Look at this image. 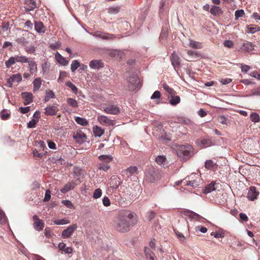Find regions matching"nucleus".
I'll return each instance as SVG.
<instances>
[{
    "label": "nucleus",
    "mask_w": 260,
    "mask_h": 260,
    "mask_svg": "<svg viewBox=\"0 0 260 260\" xmlns=\"http://www.w3.org/2000/svg\"><path fill=\"white\" fill-rule=\"evenodd\" d=\"M170 60L172 66L176 70V68H178L180 66V59L179 56L175 53V52L172 53L170 56Z\"/></svg>",
    "instance_id": "nucleus-16"
},
{
    "label": "nucleus",
    "mask_w": 260,
    "mask_h": 260,
    "mask_svg": "<svg viewBox=\"0 0 260 260\" xmlns=\"http://www.w3.org/2000/svg\"><path fill=\"white\" fill-rule=\"evenodd\" d=\"M58 248L60 251H63L66 254H71L73 252L71 247H66V244L63 242H60L58 245Z\"/></svg>",
    "instance_id": "nucleus-23"
},
{
    "label": "nucleus",
    "mask_w": 260,
    "mask_h": 260,
    "mask_svg": "<svg viewBox=\"0 0 260 260\" xmlns=\"http://www.w3.org/2000/svg\"><path fill=\"white\" fill-rule=\"evenodd\" d=\"M17 62L16 56L11 57L8 60L6 61L5 64L7 68H9L12 65Z\"/></svg>",
    "instance_id": "nucleus-45"
},
{
    "label": "nucleus",
    "mask_w": 260,
    "mask_h": 260,
    "mask_svg": "<svg viewBox=\"0 0 260 260\" xmlns=\"http://www.w3.org/2000/svg\"><path fill=\"white\" fill-rule=\"evenodd\" d=\"M246 31L248 33L254 34L260 30V27L257 25L250 24L247 26Z\"/></svg>",
    "instance_id": "nucleus-28"
},
{
    "label": "nucleus",
    "mask_w": 260,
    "mask_h": 260,
    "mask_svg": "<svg viewBox=\"0 0 260 260\" xmlns=\"http://www.w3.org/2000/svg\"><path fill=\"white\" fill-rule=\"evenodd\" d=\"M120 9V6L111 7L108 8V13L111 14L118 13Z\"/></svg>",
    "instance_id": "nucleus-46"
},
{
    "label": "nucleus",
    "mask_w": 260,
    "mask_h": 260,
    "mask_svg": "<svg viewBox=\"0 0 260 260\" xmlns=\"http://www.w3.org/2000/svg\"><path fill=\"white\" fill-rule=\"evenodd\" d=\"M25 3L26 5L25 8L26 11H33L37 7L36 3L34 0H25Z\"/></svg>",
    "instance_id": "nucleus-22"
},
{
    "label": "nucleus",
    "mask_w": 260,
    "mask_h": 260,
    "mask_svg": "<svg viewBox=\"0 0 260 260\" xmlns=\"http://www.w3.org/2000/svg\"><path fill=\"white\" fill-rule=\"evenodd\" d=\"M164 89L171 95L173 96L176 94V91L172 88H171L166 83H164L162 85Z\"/></svg>",
    "instance_id": "nucleus-36"
},
{
    "label": "nucleus",
    "mask_w": 260,
    "mask_h": 260,
    "mask_svg": "<svg viewBox=\"0 0 260 260\" xmlns=\"http://www.w3.org/2000/svg\"><path fill=\"white\" fill-rule=\"evenodd\" d=\"M16 43L21 46H26L28 44L26 39L24 37H21L16 39Z\"/></svg>",
    "instance_id": "nucleus-41"
},
{
    "label": "nucleus",
    "mask_w": 260,
    "mask_h": 260,
    "mask_svg": "<svg viewBox=\"0 0 260 260\" xmlns=\"http://www.w3.org/2000/svg\"><path fill=\"white\" fill-rule=\"evenodd\" d=\"M93 36L104 40H112L116 38L115 36L113 34H110L108 33H103L100 31L94 32L93 34Z\"/></svg>",
    "instance_id": "nucleus-15"
},
{
    "label": "nucleus",
    "mask_w": 260,
    "mask_h": 260,
    "mask_svg": "<svg viewBox=\"0 0 260 260\" xmlns=\"http://www.w3.org/2000/svg\"><path fill=\"white\" fill-rule=\"evenodd\" d=\"M98 167L99 170L107 171L110 169V166L108 162H101L98 164Z\"/></svg>",
    "instance_id": "nucleus-42"
},
{
    "label": "nucleus",
    "mask_w": 260,
    "mask_h": 260,
    "mask_svg": "<svg viewBox=\"0 0 260 260\" xmlns=\"http://www.w3.org/2000/svg\"><path fill=\"white\" fill-rule=\"evenodd\" d=\"M22 81V76L20 74H14L8 80L7 83L9 87H11L13 83H19Z\"/></svg>",
    "instance_id": "nucleus-13"
},
{
    "label": "nucleus",
    "mask_w": 260,
    "mask_h": 260,
    "mask_svg": "<svg viewBox=\"0 0 260 260\" xmlns=\"http://www.w3.org/2000/svg\"><path fill=\"white\" fill-rule=\"evenodd\" d=\"M70 223V221L66 219H56L54 221V223L57 225H62Z\"/></svg>",
    "instance_id": "nucleus-53"
},
{
    "label": "nucleus",
    "mask_w": 260,
    "mask_h": 260,
    "mask_svg": "<svg viewBox=\"0 0 260 260\" xmlns=\"http://www.w3.org/2000/svg\"><path fill=\"white\" fill-rule=\"evenodd\" d=\"M181 213L183 215L188 216L190 218L197 220H200L202 218L200 215L189 210H182Z\"/></svg>",
    "instance_id": "nucleus-14"
},
{
    "label": "nucleus",
    "mask_w": 260,
    "mask_h": 260,
    "mask_svg": "<svg viewBox=\"0 0 260 260\" xmlns=\"http://www.w3.org/2000/svg\"><path fill=\"white\" fill-rule=\"evenodd\" d=\"M258 194L259 192L256 190V187L254 186H251L249 188L247 197L249 200L254 201L257 199Z\"/></svg>",
    "instance_id": "nucleus-19"
},
{
    "label": "nucleus",
    "mask_w": 260,
    "mask_h": 260,
    "mask_svg": "<svg viewBox=\"0 0 260 260\" xmlns=\"http://www.w3.org/2000/svg\"><path fill=\"white\" fill-rule=\"evenodd\" d=\"M55 56L56 59L60 64L66 66L68 64V61L59 53H56Z\"/></svg>",
    "instance_id": "nucleus-29"
},
{
    "label": "nucleus",
    "mask_w": 260,
    "mask_h": 260,
    "mask_svg": "<svg viewBox=\"0 0 260 260\" xmlns=\"http://www.w3.org/2000/svg\"><path fill=\"white\" fill-rule=\"evenodd\" d=\"M35 146L38 148H40V149H42V150H44L45 148L46 149L44 142L41 140L36 141Z\"/></svg>",
    "instance_id": "nucleus-52"
},
{
    "label": "nucleus",
    "mask_w": 260,
    "mask_h": 260,
    "mask_svg": "<svg viewBox=\"0 0 260 260\" xmlns=\"http://www.w3.org/2000/svg\"><path fill=\"white\" fill-rule=\"evenodd\" d=\"M21 95L23 100V104L24 105H28L32 102L33 95L31 93L23 92L21 93Z\"/></svg>",
    "instance_id": "nucleus-18"
},
{
    "label": "nucleus",
    "mask_w": 260,
    "mask_h": 260,
    "mask_svg": "<svg viewBox=\"0 0 260 260\" xmlns=\"http://www.w3.org/2000/svg\"><path fill=\"white\" fill-rule=\"evenodd\" d=\"M34 24L35 29L38 33L43 34L45 32L46 28L42 22L35 21Z\"/></svg>",
    "instance_id": "nucleus-20"
},
{
    "label": "nucleus",
    "mask_w": 260,
    "mask_h": 260,
    "mask_svg": "<svg viewBox=\"0 0 260 260\" xmlns=\"http://www.w3.org/2000/svg\"><path fill=\"white\" fill-rule=\"evenodd\" d=\"M77 229V224H73L70 225L67 229L64 230L61 234V237L63 239L70 238Z\"/></svg>",
    "instance_id": "nucleus-8"
},
{
    "label": "nucleus",
    "mask_w": 260,
    "mask_h": 260,
    "mask_svg": "<svg viewBox=\"0 0 260 260\" xmlns=\"http://www.w3.org/2000/svg\"><path fill=\"white\" fill-rule=\"evenodd\" d=\"M103 110L107 114L117 115L120 112V109L116 105H105L103 107Z\"/></svg>",
    "instance_id": "nucleus-6"
},
{
    "label": "nucleus",
    "mask_w": 260,
    "mask_h": 260,
    "mask_svg": "<svg viewBox=\"0 0 260 260\" xmlns=\"http://www.w3.org/2000/svg\"><path fill=\"white\" fill-rule=\"evenodd\" d=\"M42 84V80L40 78H36L33 82L34 91H37L40 88Z\"/></svg>",
    "instance_id": "nucleus-35"
},
{
    "label": "nucleus",
    "mask_w": 260,
    "mask_h": 260,
    "mask_svg": "<svg viewBox=\"0 0 260 260\" xmlns=\"http://www.w3.org/2000/svg\"><path fill=\"white\" fill-rule=\"evenodd\" d=\"M186 182V185L188 186H190L192 187H195L198 185V183L195 180H187L186 179H185Z\"/></svg>",
    "instance_id": "nucleus-61"
},
{
    "label": "nucleus",
    "mask_w": 260,
    "mask_h": 260,
    "mask_svg": "<svg viewBox=\"0 0 260 260\" xmlns=\"http://www.w3.org/2000/svg\"><path fill=\"white\" fill-rule=\"evenodd\" d=\"M34 223L33 226L35 229L38 231H42L44 227V222L43 220L39 218L37 215H34L32 217Z\"/></svg>",
    "instance_id": "nucleus-9"
},
{
    "label": "nucleus",
    "mask_w": 260,
    "mask_h": 260,
    "mask_svg": "<svg viewBox=\"0 0 260 260\" xmlns=\"http://www.w3.org/2000/svg\"><path fill=\"white\" fill-rule=\"evenodd\" d=\"M166 160V157L164 155H158L155 158V161L159 165H164Z\"/></svg>",
    "instance_id": "nucleus-43"
},
{
    "label": "nucleus",
    "mask_w": 260,
    "mask_h": 260,
    "mask_svg": "<svg viewBox=\"0 0 260 260\" xmlns=\"http://www.w3.org/2000/svg\"><path fill=\"white\" fill-rule=\"evenodd\" d=\"M6 222V216L3 211L0 209V223Z\"/></svg>",
    "instance_id": "nucleus-59"
},
{
    "label": "nucleus",
    "mask_w": 260,
    "mask_h": 260,
    "mask_svg": "<svg viewBox=\"0 0 260 260\" xmlns=\"http://www.w3.org/2000/svg\"><path fill=\"white\" fill-rule=\"evenodd\" d=\"M75 121L79 124L82 125V126H86L87 125L88 122L86 119L80 117H77L75 119Z\"/></svg>",
    "instance_id": "nucleus-44"
},
{
    "label": "nucleus",
    "mask_w": 260,
    "mask_h": 260,
    "mask_svg": "<svg viewBox=\"0 0 260 260\" xmlns=\"http://www.w3.org/2000/svg\"><path fill=\"white\" fill-rule=\"evenodd\" d=\"M159 138L162 141H169L171 140V138L169 135H168L164 130L161 132L160 135H159Z\"/></svg>",
    "instance_id": "nucleus-40"
},
{
    "label": "nucleus",
    "mask_w": 260,
    "mask_h": 260,
    "mask_svg": "<svg viewBox=\"0 0 260 260\" xmlns=\"http://www.w3.org/2000/svg\"><path fill=\"white\" fill-rule=\"evenodd\" d=\"M99 159L102 161L103 162H111L113 159L112 157L109 155H102L99 156Z\"/></svg>",
    "instance_id": "nucleus-38"
},
{
    "label": "nucleus",
    "mask_w": 260,
    "mask_h": 260,
    "mask_svg": "<svg viewBox=\"0 0 260 260\" xmlns=\"http://www.w3.org/2000/svg\"><path fill=\"white\" fill-rule=\"evenodd\" d=\"M17 62H20L21 63H26L29 60V58L26 57L25 56H16Z\"/></svg>",
    "instance_id": "nucleus-50"
},
{
    "label": "nucleus",
    "mask_w": 260,
    "mask_h": 260,
    "mask_svg": "<svg viewBox=\"0 0 260 260\" xmlns=\"http://www.w3.org/2000/svg\"><path fill=\"white\" fill-rule=\"evenodd\" d=\"M210 12L214 16H216L223 13L221 9L219 7L216 6H212L211 7L210 9Z\"/></svg>",
    "instance_id": "nucleus-31"
},
{
    "label": "nucleus",
    "mask_w": 260,
    "mask_h": 260,
    "mask_svg": "<svg viewBox=\"0 0 260 260\" xmlns=\"http://www.w3.org/2000/svg\"><path fill=\"white\" fill-rule=\"evenodd\" d=\"M218 166V165L216 162L211 159L206 160L205 163V167L206 169L214 172L217 171Z\"/></svg>",
    "instance_id": "nucleus-17"
},
{
    "label": "nucleus",
    "mask_w": 260,
    "mask_h": 260,
    "mask_svg": "<svg viewBox=\"0 0 260 260\" xmlns=\"http://www.w3.org/2000/svg\"><path fill=\"white\" fill-rule=\"evenodd\" d=\"M250 119L252 122H257L259 121V116L256 113H252L250 115Z\"/></svg>",
    "instance_id": "nucleus-55"
},
{
    "label": "nucleus",
    "mask_w": 260,
    "mask_h": 260,
    "mask_svg": "<svg viewBox=\"0 0 260 260\" xmlns=\"http://www.w3.org/2000/svg\"><path fill=\"white\" fill-rule=\"evenodd\" d=\"M244 15V11L243 10H237L235 14V19H238L239 17H242Z\"/></svg>",
    "instance_id": "nucleus-58"
},
{
    "label": "nucleus",
    "mask_w": 260,
    "mask_h": 260,
    "mask_svg": "<svg viewBox=\"0 0 260 260\" xmlns=\"http://www.w3.org/2000/svg\"><path fill=\"white\" fill-rule=\"evenodd\" d=\"M93 132L96 137H101L104 133V130L98 126L93 127Z\"/></svg>",
    "instance_id": "nucleus-34"
},
{
    "label": "nucleus",
    "mask_w": 260,
    "mask_h": 260,
    "mask_svg": "<svg viewBox=\"0 0 260 260\" xmlns=\"http://www.w3.org/2000/svg\"><path fill=\"white\" fill-rule=\"evenodd\" d=\"M38 122V119H32L31 121H30L28 124L27 126L29 128H34L36 126V124Z\"/></svg>",
    "instance_id": "nucleus-56"
},
{
    "label": "nucleus",
    "mask_w": 260,
    "mask_h": 260,
    "mask_svg": "<svg viewBox=\"0 0 260 260\" xmlns=\"http://www.w3.org/2000/svg\"><path fill=\"white\" fill-rule=\"evenodd\" d=\"M102 194V191L100 188L96 189L93 193V198L95 199L100 198Z\"/></svg>",
    "instance_id": "nucleus-54"
},
{
    "label": "nucleus",
    "mask_w": 260,
    "mask_h": 260,
    "mask_svg": "<svg viewBox=\"0 0 260 260\" xmlns=\"http://www.w3.org/2000/svg\"><path fill=\"white\" fill-rule=\"evenodd\" d=\"M196 143L201 148H206L212 145V141L208 138H201L197 140Z\"/></svg>",
    "instance_id": "nucleus-7"
},
{
    "label": "nucleus",
    "mask_w": 260,
    "mask_h": 260,
    "mask_svg": "<svg viewBox=\"0 0 260 260\" xmlns=\"http://www.w3.org/2000/svg\"><path fill=\"white\" fill-rule=\"evenodd\" d=\"M171 98L170 103L172 105L175 106L180 103V98L179 96L174 95L171 96Z\"/></svg>",
    "instance_id": "nucleus-39"
},
{
    "label": "nucleus",
    "mask_w": 260,
    "mask_h": 260,
    "mask_svg": "<svg viewBox=\"0 0 260 260\" xmlns=\"http://www.w3.org/2000/svg\"><path fill=\"white\" fill-rule=\"evenodd\" d=\"M161 171L151 167L146 170L144 181L147 183H155L161 178Z\"/></svg>",
    "instance_id": "nucleus-2"
},
{
    "label": "nucleus",
    "mask_w": 260,
    "mask_h": 260,
    "mask_svg": "<svg viewBox=\"0 0 260 260\" xmlns=\"http://www.w3.org/2000/svg\"><path fill=\"white\" fill-rule=\"evenodd\" d=\"M98 121L102 125L105 126L114 125V121L110 119L109 117L105 115H100L98 117Z\"/></svg>",
    "instance_id": "nucleus-10"
},
{
    "label": "nucleus",
    "mask_w": 260,
    "mask_h": 260,
    "mask_svg": "<svg viewBox=\"0 0 260 260\" xmlns=\"http://www.w3.org/2000/svg\"><path fill=\"white\" fill-rule=\"evenodd\" d=\"M135 216L136 214L129 210H121L113 217L112 226L118 232L126 233L130 230L131 226L136 223Z\"/></svg>",
    "instance_id": "nucleus-1"
},
{
    "label": "nucleus",
    "mask_w": 260,
    "mask_h": 260,
    "mask_svg": "<svg viewBox=\"0 0 260 260\" xmlns=\"http://www.w3.org/2000/svg\"><path fill=\"white\" fill-rule=\"evenodd\" d=\"M52 98H55V94L54 92L51 90L47 91L46 93L44 101L45 103L48 102L50 100V99Z\"/></svg>",
    "instance_id": "nucleus-47"
},
{
    "label": "nucleus",
    "mask_w": 260,
    "mask_h": 260,
    "mask_svg": "<svg viewBox=\"0 0 260 260\" xmlns=\"http://www.w3.org/2000/svg\"><path fill=\"white\" fill-rule=\"evenodd\" d=\"M254 45L250 42L246 41L243 43L239 48V51L242 52H249L254 50Z\"/></svg>",
    "instance_id": "nucleus-11"
},
{
    "label": "nucleus",
    "mask_w": 260,
    "mask_h": 260,
    "mask_svg": "<svg viewBox=\"0 0 260 260\" xmlns=\"http://www.w3.org/2000/svg\"><path fill=\"white\" fill-rule=\"evenodd\" d=\"M189 46L194 49H201L203 45L201 42H197L192 40H189Z\"/></svg>",
    "instance_id": "nucleus-32"
},
{
    "label": "nucleus",
    "mask_w": 260,
    "mask_h": 260,
    "mask_svg": "<svg viewBox=\"0 0 260 260\" xmlns=\"http://www.w3.org/2000/svg\"><path fill=\"white\" fill-rule=\"evenodd\" d=\"M215 184L216 183L214 182H212L209 184L205 187L203 192L205 194H207L215 190L216 189V188L215 187Z\"/></svg>",
    "instance_id": "nucleus-30"
},
{
    "label": "nucleus",
    "mask_w": 260,
    "mask_h": 260,
    "mask_svg": "<svg viewBox=\"0 0 260 260\" xmlns=\"http://www.w3.org/2000/svg\"><path fill=\"white\" fill-rule=\"evenodd\" d=\"M27 63H28L30 73L31 74H34L36 72L37 70V66L36 62L34 60H30L29 59Z\"/></svg>",
    "instance_id": "nucleus-33"
},
{
    "label": "nucleus",
    "mask_w": 260,
    "mask_h": 260,
    "mask_svg": "<svg viewBox=\"0 0 260 260\" xmlns=\"http://www.w3.org/2000/svg\"><path fill=\"white\" fill-rule=\"evenodd\" d=\"M51 199V191L48 189L46 191L44 202H48Z\"/></svg>",
    "instance_id": "nucleus-64"
},
{
    "label": "nucleus",
    "mask_w": 260,
    "mask_h": 260,
    "mask_svg": "<svg viewBox=\"0 0 260 260\" xmlns=\"http://www.w3.org/2000/svg\"><path fill=\"white\" fill-rule=\"evenodd\" d=\"M9 24L8 23H3L2 25V29L1 30V33L4 37L8 36L9 34Z\"/></svg>",
    "instance_id": "nucleus-26"
},
{
    "label": "nucleus",
    "mask_w": 260,
    "mask_h": 260,
    "mask_svg": "<svg viewBox=\"0 0 260 260\" xmlns=\"http://www.w3.org/2000/svg\"><path fill=\"white\" fill-rule=\"evenodd\" d=\"M127 82L128 90L134 91L138 87L140 83V80L137 75L132 74L128 77L127 79Z\"/></svg>",
    "instance_id": "nucleus-4"
},
{
    "label": "nucleus",
    "mask_w": 260,
    "mask_h": 260,
    "mask_svg": "<svg viewBox=\"0 0 260 260\" xmlns=\"http://www.w3.org/2000/svg\"><path fill=\"white\" fill-rule=\"evenodd\" d=\"M73 138L76 142L79 144H82L87 139L85 134L81 131L74 133Z\"/></svg>",
    "instance_id": "nucleus-12"
},
{
    "label": "nucleus",
    "mask_w": 260,
    "mask_h": 260,
    "mask_svg": "<svg viewBox=\"0 0 260 260\" xmlns=\"http://www.w3.org/2000/svg\"><path fill=\"white\" fill-rule=\"evenodd\" d=\"M33 156L35 157H38L39 158H42L44 155L43 153H40L37 149H35L32 152Z\"/></svg>",
    "instance_id": "nucleus-62"
},
{
    "label": "nucleus",
    "mask_w": 260,
    "mask_h": 260,
    "mask_svg": "<svg viewBox=\"0 0 260 260\" xmlns=\"http://www.w3.org/2000/svg\"><path fill=\"white\" fill-rule=\"evenodd\" d=\"M90 68L96 69L103 67L101 60H92L89 63Z\"/></svg>",
    "instance_id": "nucleus-25"
},
{
    "label": "nucleus",
    "mask_w": 260,
    "mask_h": 260,
    "mask_svg": "<svg viewBox=\"0 0 260 260\" xmlns=\"http://www.w3.org/2000/svg\"><path fill=\"white\" fill-rule=\"evenodd\" d=\"M176 153L181 158L187 160L193 154V148L189 145H181L176 146Z\"/></svg>",
    "instance_id": "nucleus-3"
},
{
    "label": "nucleus",
    "mask_w": 260,
    "mask_h": 260,
    "mask_svg": "<svg viewBox=\"0 0 260 260\" xmlns=\"http://www.w3.org/2000/svg\"><path fill=\"white\" fill-rule=\"evenodd\" d=\"M76 183L74 182H68L60 189V191L63 193H66L69 190L74 189Z\"/></svg>",
    "instance_id": "nucleus-24"
},
{
    "label": "nucleus",
    "mask_w": 260,
    "mask_h": 260,
    "mask_svg": "<svg viewBox=\"0 0 260 260\" xmlns=\"http://www.w3.org/2000/svg\"><path fill=\"white\" fill-rule=\"evenodd\" d=\"M223 45L225 47H228L229 48H232L233 47L234 43L232 41L225 40L223 42Z\"/></svg>",
    "instance_id": "nucleus-60"
},
{
    "label": "nucleus",
    "mask_w": 260,
    "mask_h": 260,
    "mask_svg": "<svg viewBox=\"0 0 260 260\" xmlns=\"http://www.w3.org/2000/svg\"><path fill=\"white\" fill-rule=\"evenodd\" d=\"M187 54L189 56L190 59H187L188 61H191L200 57V54L198 52H196L191 50H189L187 52Z\"/></svg>",
    "instance_id": "nucleus-27"
},
{
    "label": "nucleus",
    "mask_w": 260,
    "mask_h": 260,
    "mask_svg": "<svg viewBox=\"0 0 260 260\" xmlns=\"http://www.w3.org/2000/svg\"><path fill=\"white\" fill-rule=\"evenodd\" d=\"M71 66V71L74 72L80 66V63L77 60H74Z\"/></svg>",
    "instance_id": "nucleus-48"
},
{
    "label": "nucleus",
    "mask_w": 260,
    "mask_h": 260,
    "mask_svg": "<svg viewBox=\"0 0 260 260\" xmlns=\"http://www.w3.org/2000/svg\"><path fill=\"white\" fill-rule=\"evenodd\" d=\"M45 115L47 116L55 115L58 111V108L57 106L52 105L47 107L45 109Z\"/></svg>",
    "instance_id": "nucleus-21"
},
{
    "label": "nucleus",
    "mask_w": 260,
    "mask_h": 260,
    "mask_svg": "<svg viewBox=\"0 0 260 260\" xmlns=\"http://www.w3.org/2000/svg\"><path fill=\"white\" fill-rule=\"evenodd\" d=\"M138 169L136 166H130L122 172V176L126 178L135 177L138 174Z\"/></svg>",
    "instance_id": "nucleus-5"
},
{
    "label": "nucleus",
    "mask_w": 260,
    "mask_h": 260,
    "mask_svg": "<svg viewBox=\"0 0 260 260\" xmlns=\"http://www.w3.org/2000/svg\"><path fill=\"white\" fill-rule=\"evenodd\" d=\"M218 121L222 124L227 125L229 123V120L223 115H220L218 117Z\"/></svg>",
    "instance_id": "nucleus-49"
},
{
    "label": "nucleus",
    "mask_w": 260,
    "mask_h": 260,
    "mask_svg": "<svg viewBox=\"0 0 260 260\" xmlns=\"http://www.w3.org/2000/svg\"><path fill=\"white\" fill-rule=\"evenodd\" d=\"M67 102L70 106L73 108H77L79 106L77 101L74 99L71 98H68L67 100Z\"/></svg>",
    "instance_id": "nucleus-37"
},
{
    "label": "nucleus",
    "mask_w": 260,
    "mask_h": 260,
    "mask_svg": "<svg viewBox=\"0 0 260 260\" xmlns=\"http://www.w3.org/2000/svg\"><path fill=\"white\" fill-rule=\"evenodd\" d=\"M1 117L3 120H7L10 117V114L6 112L5 110H3L1 113Z\"/></svg>",
    "instance_id": "nucleus-57"
},
{
    "label": "nucleus",
    "mask_w": 260,
    "mask_h": 260,
    "mask_svg": "<svg viewBox=\"0 0 260 260\" xmlns=\"http://www.w3.org/2000/svg\"><path fill=\"white\" fill-rule=\"evenodd\" d=\"M62 203L68 208L72 209L74 207L72 202L69 200H63L62 201Z\"/></svg>",
    "instance_id": "nucleus-63"
},
{
    "label": "nucleus",
    "mask_w": 260,
    "mask_h": 260,
    "mask_svg": "<svg viewBox=\"0 0 260 260\" xmlns=\"http://www.w3.org/2000/svg\"><path fill=\"white\" fill-rule=\"evenodd\" d=\"M66 85L67 86H68L69 87H70L71 90H72V91L75 93V94H77V92H78V88H77V87L74 85L70 81H68L66 83Z\"/></svg>",
    "instance_id": "nucleus-51"
}]
</instances>
